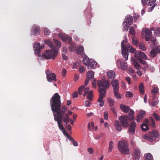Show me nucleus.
<instances>
[{
    "mask_svg": "<svg viewBox=\"0 0 160 160\" xmlns=\"http://www.w3.org/2000/svg\"><path fill=\"white\" fill-rule=\"evenodd\" d=\"M139 47L140 49L143 51H145L147 49L144 44L142 42H140L139 43Z\"/></svg>",
    "mask_w": 160,
    "mask_h": 160,
    "instance_id": "ea45409f",
    "label": "nucleus"
},
{
    "mask_svg": "<svg viewBox=\"0 0 160 160\" xmlns=\"http://www.w3.org/2000/svg\"><path fill=\"white\" fill-rule=\"evenodd\" d=\"M108 102L109 103V106L112 107L113 106L115 103L114 101L112 98H109L108 99Z\"/></svg>",
    "mask_w": 160,
    "mask_h": 160,
    "instance_id": "de8ad7c7",
    "label": "nucleus"
},
{
    "mask_svg": "<svg viewBox=\"0 0 160 160\" xmlns=\"http://www.w3.org/2000/svg\"><path fill=\"white\" fill-rule=\"evenodd\" d=\"M126 96L128 97L132 98L133 96V94L132 92L127 91L126 92Z\"/></svg>",
    "mask_w": 160,
    "mask_h": 160,
    "instance_id": "09e8293b",
    "label": "nucleus"
},
{
    "mask_svg": "<svg viewBox=\"0 0 160 160\" xmlns=\"http://www.w3.org/2000/svg\"><path fill=\"white\" fill-rule=\"evenodd\" d=\"M125 80L128 82V84L129 85L131 84L130 78V77H127L125 78Z\"/></svg>",
    "mask_w": 160,
    "mask_h": 160,
    "instance_id": "4d7b16f0",
    "label": "nucleus"
},
{
    "mask_svg": "<svg viewBox=\"0 0 160 160\" xmlns=\"http://www.w3.org/2000/svg\"><path fill=\"white\" fill-rule=\"evenodd\" d=\"M141 128L143 131H146L148 129V126L145 123H143L141 126Z\"/></svg>",
    "mask_w": 160,
    "mask_h": 160,
    "instance_id": "4c0bfd02",
    "label": "nucleus"
},
{
    "mask_svg": "<svg viewBox=\"0 0 160 160\" xmlns=\"http://www.w3.org/2000/svg\"><path fill=\"white\" fill-rule=\"evenodd\" d=\"M76 47V45L73 42L71 43L69 45L70 50L72 52H73Z\"/></svg>",
    "mask_w": 160,
    "mask_h": 160,
    "instance_id": "473e14b6",
    "label": "nucleus"
},
{
    "mask_svg": "<svg viewBox=\"0 0 160 160\" xmlns=\"http://www.w3.org/2000/svg\"><path fill=\"white\" fill-rule=\"evenodd\" d=\"M76 53L78 54L81 55L82 57L86 55L84 53V48L81 46H79L77 47L76 49Z\"/></svg>",
    "mask_w": 160,
    "mask_h": 160,
    "instance_id": "dca6fc26",
    "label": "nucleus"
},
{
    "mask_svg": "<svg viewBox=\"0 0 160 160\" xmlns=\"http://www.w3.org/2000/svg\"><path fill=\"white\" fill-rule=\"evenodd\" d=\"M94 72L92 71H88L87 74V78H88L90 80H91L94 78Z\"/></svg>",
    "mask_w": 160,
    "mask_h": 160,
    "instance_id": "bb28decb",
    "label": "nucleus"
},
{
    "mask_svg": "<svg viewBox=\"0 0 160 160\" xmlns=\"http://www.w3.org/2000/svg\"><path fill=\"white\" fill-rule=\"evenodd\" d=\"M134 56L143 65L145 68H147L148 67V65L146 61L139 57L138 54H136L135 55H134Z\"/></svg>",
    "mask_w": 160,
    "mask_h": 160,
    "instance_id": "6ab92c4d",
    "label": "nucleus"
},
{
    "mask_svg": "<svg viewBox=\"0 0 160 160\" xmlns=\"http://www.w3.org/2000/svg\"><path fill=\"white\" fill-rule=\"evenodd\" d=\"M118 146L119 150L122 153L127 154L129 153V149L127 144L125 142L120 141L118 142Z\"/></svg>",
    "mask_w": 160,
    "mask_h": 160,
    "instance_id": "423d86ee",
    "label": "nucleus"
},
{
    "mask_svg": "<svg viewBox=\"0 0 160 160\" xmlns=\"http://www.w3.org/2000/svg\"><path fill=\"white\" fill-rule=\"evenodd\" d=\"M154 34L157 37L160 36V28H158L156 29Z\"/></svg>",
    "mask_w": 160,
    "mask_h": 160,
    "instance_id": "49530a36",
    "label": "nucleus"
},
{
    "mask_svg": "<svg viewBox=\"0 0 160 160\" xmlns=\"http://www.w3.org/2000/svg\"><path fill=\"white\" fill-rule=\"evenodd\" d=\"M127 63L124 62L122 59H118L117 61V66L118 68L120 67L121 69L123 70H126L127 69Z\"/></svg>",
    "mask_w": 160,
    "mask_h": 160,
    "instance_id": "ddd939ff",
    "label": "nucleus"
},
{
    "mask_svg": "<svg viewBox=\"0 0 160 160\" xmlns=\"http://www.w3.org/2000/svg\"><path fill=\"white\" fill-rule=\"evenodd\" d=\"M98 87V91L99 93V98L98 102H100L99 106L102 107L104 104V101L103 100V98L106 96V90L109 86V83L108 81L104 79L98 80L97 81Z\"/></svg>",
    "mask_w": 160,
    "mask_h": 160,
    "instance_id": "f03ea898",
    "label": "nucleus"
},
{
    "mask_svg": "<svg viewBox=\"0 0 160 160\" xmlns=\"http://www.w3.org/2000/svg\"><path fill=\"white\" fill-rule=\"evenodd\" d=\"M143 32L145 31L146 37L145 39L146 41H149L150 40V37H151L152 33L149 29H146L145 28L142 29Z\"/></svg>",
    "mask_w": 160,
    "mask_h": 160,
    "instance_id": "f3484780",
    "label": "nucleus"
},
{
    "mask_svg": "<svg viewBox=\"0 0 160 160\" xmlns=\"http://www.w3.org/2000/svg\"><path fill=\"white\" fill-rule=\"evenodd\" d=\"M113 143L112 141L109 142V151L111 152L112 148H113Z\"/></svg>",
    "mask_w": 160,
    "mask_h": 160,
    "instance_id": "8fccbe9b",
    "label": "nucleus"
},
{
    "mask_svg": "<svg viewBox=\"0 0 160 160\" xmlns=\"http://www.w3.org/2000/svg\"><path fill=\"white\" fill-rule=\"evenodd\" d=\"M133 64L136 69H138L140 68V65L138 62H133Z\"/></svg>",
    "mask_w": 160,
    "mask_h": 160,
    "instance_id": "c03bdc74",
    "label": "nucleus"
},
{
    "mask_svg": "<svg viewBox=\"0 0 160 160\" xmlns=\"http://www.w3.org/2000/svg\"><path fill=\"white\" fill-rule=\"evenodd\" d=\"M108 112L107 111H106L104 112V118L105 120H107L108 118Z\"/></svg>",
    "mask_w": 160,
    "mask_h": 160,
    "instance_id": "13d9d810",
    "label": "nucleus"
},
{
    "mask_svg": "<svg viewBox=\"0 0 160 160\" xmlns=\"http://www.w3.org/2000/svg\"><path fill=\"white\" fill-rule=\"evenodd\" d=\"M152 115L156 121H160V117L158 114L155 112H154L153 113Z\"/></svg>",
    "mask_w": 160,
    "mask_h": 160,
    "instance_id": "79ce46f5",
    "label": "nucleus"
},
{
    "mask_svg": "<svg viewBox=\"0 0 160 160\" xmlns=\"http://www.w3.org/2000/svg\"><path fill=\"white\" fill-rule=\"evenodd\" d=\"M134 113V111L133 110H130V112L128 114L129 117V118L130 119V121L132 120H133L134 119V118L133 116Z\"/></svg>",
    "mask_w": 160,
    "mask_h": 160,
    "instance_id": "72a5a7b5",
    "label": "nucleus"
},
{
    "mask_svg": "<svg viewBox=\"0 0 160 160\" xmlns=\"http://www.w3.org/2000/svg\"><path fill=\"white\" fill-rule=\"evenodd\" d=\"M155 49V51L157 52V53H160V48L158 47H156Z\"/></svg>",
    "mask_w": 160,
    "mask_h": 160,
    "instance_id": "774afa93",
    "label": "nucleus"
},
{
    "mask_svg": "<svg viewBox=\"0 0 160 160\" xmlns=\"http://www.w3.org/2000/svg\"><path fill=\"white\" fill-rule=\"evenodd\" d=\"M61 38L62 40L64 42L68 41V42H71L72 41V38L68 36L65 35H62Z\"/></svg>",
    "mask_w": 160,
    "mask_h": 160,
    "instance_id": "4be33fe9",
    "label": "nucleus"
},
{
    "mask_svg": "<svg viewBox=\"0 0 160 160\" xmlns=\"http://www.w3.org/2000/svg\"><path fill=\"white\" fill-rule=\"evenodd\" d=\"M89 80H90L88 78H86V79L85 80L84 85L85 86V87L86 86L88 85V84Z\"/></svg>",
    "mask_w": 160,
    "mask_h": 160,
    "instance_id": "69168bd1",
    "label": "nucleus"
},
{
    "mask_svg": "<svg viewBox=\"0 0 160 160\" xmlns=\"http://www.w3.org/2000/svg\"><path fill=\"white\" fill-rule=\"evenodd\" d=\"M119 89L113 91V92L114 93V96H115L116 98L118 99H121L122 98V94H120L119 92Z\"/></svg>",
    "mask_w": 160,
    "mask_h": 160,
    "instance_id": "393cba45",
    "label": "nucleus"
},
{
    "mask_svg": "<svg viewBox=\"0 0 160 160\" xmlns=\"http://www.w3.org/2000/svg\"><path fill=\"white\" fill-rule=\"evenodd\" d=\"M94 126V123L92 122H89L88 125V128L90 131L93 129Z\"/></svg>",
    "mask_w": 160,
    "mask_h": 160,
    "instance_id": "a18cd8bd",
    "label": "nucleus"
},
{
    "mask_svg": "<svg viewBox=\"0 0 160 160\" xmlns=\"http://www.w3.org/2000/svg\"><path fill=\"white\" fill-rule=\"evenodd\" d=\"M89 88L88 87L85 88L84 85H82L78 89V93L80 95H81L83 93V96L85 97L88 92Z\"/></svg>",
    "mask_w": 160,
    "mask_h": 160,
    "instance_id": "9b49d317",
    "label": "nucleus"
},
{
    "mask_svg": "<svg viewBox=\"0 0 160 160\" xmlns=\"http://www.w3.org/2000/svg\"><path fill=\"white\" fill-rule=\"evenodd\" d=\"M136 54H138V56L139 57H141L142 58L145 59V60H147L148 58L147 56L145 55V53L140 51H139L137 52V53H136Z\"/></svg>",
    "mask_w": 160,
    "mask_h": 160,
    "instance_id": "b1692460",
    "label": "nucleus"
},
{
    "mask_svg": "<svg viewBox=\"0 0 160 160\" xmlns=\"http://www.w3.org/2000/svg\"><path fill=\"white\" fill-rule=\"evenodd\" d=\"M93 92L92 91H90L88 94L87 96V98L90 101L92 100V97L93 96Z\"/></svg>",
    "mask_w": 160,
    "mask_h": 160,
    "instance_id": "a19ab883",
    "label": "nucleus"
},
{
    "mask_svg": "<svg viewBox=\"0 0 160 160\" xmlns=\"http://www.w3.org/2000/svg\"><path fill=\"white\" fill-rule=\"evenodd\" d=\"M150 120L151 122V126L154 128L155 127V123L154 118L152 117H150Z\"/></svg>",
    "mask_w": 160,
    "mask_h": 160,
    "instance_id": "37998d69",
    "label": "nucleus"
},
{
    "mask_svg": "<svg viewBox=\"0 0 160 160\" xmlns=\"http://www.w3.org/2000/svg\"><path fill=\"white\" fill-rule=\"evenodd\" d=\"M44 33L47 35H49L50 33V32L48 28H45L44 30Z\"/></svg>",
    "mask_w": 160,
    "mask_h": 160,
    "instance_id": "864d4df0",
    "label": "nucleus"
},
{
    "mask_svg": "<svg viewBox=\"0 0 160 160\" xmlns=\"http://www.w3.org/2000/svg\"><path fill=\"white\" fill-rule=\"evenodd\" d=\"M111 109L112 111L113 112V113L114 114V115L116 116H117V113L116 112V109L115 108L113 107L111 108Z\"/></svg>",
    "mask_w": 160,
    "mask_h": 160,
    "instance_id": "052dcab7",
    "label": "nucleus"
},
{
    "mask_svg": "<svg viewBox=\"0 0 160 160\" xmlns=\"http://www.w3.org/2000/svg\"><path fill=\"white\" fill-rule=\"evenodd\" d=\"M127 40H123L121 43V48L122 49V53L123 57L125 58V60L127 61L128 59V56L129 54L128 50V45L125 46L124 45V42L126 43Z\"/></svg>",
    "mask_w": 160,
    "mask_h": 160,
    "instance_id": "0eeeda50",
    "label": "nucleus"
},
{
    "mask_svg": "<svg viewBox=\"0 0 160 160\" xmlns=\"http://www.w3.org/2000/svg\"><path fill=\"white\" fill-rule=\"evenodd\" d=\"M129 33L132 35H134L135 34V31L133 27H131L129 30Z\"/></svg>",
    "mask_w": 160,
    "mask_h": 160,
    "instance_id": "3c124183",
    "label": "nucleus"
},
{
    "mask_svg": "<svg viewBox=\"0 0 160 160\" xmlns=\"http://www.w3.org/2000/svg\"><path fill=\"white\" fill-rule=\"evenodd\" d=\"M96 83H97L96 80L95 79H94L92 81V85L93 87L95 88H96Z\"/></svg>",
    "mask_w": 160,
    "mask_h": 160,
    "instance_id": "6e6d98bb",
    "label": "nucleus"
},
{
    "mask_svg": "<svg viewBox=\"0 0 160 160\" xmlns=\"http://www.w3.org/2000/svg\"><path fill=\"white\" fill-rule=\"evenodd\" d=\"M40 29L38 26H33L31 30V33L34 35L38 34L40 32Z\"/></svg>",
    "mask_w": 160,
    "mask_h": 160,
    "instance_id": "aec40b11",
    "label": "nucleus"
},
{
    "mask_svg": "<svg viewBox=\"0 0 160 160\" xmlns=\"http://www.w3.org/2000/svg\"><path fill=\"white\" fill-rule=\"evenodd\" d=\"M67 71L66 69H64L62 71V75L63 77H65Z\"/></svg>",
    "mask_w": 160,
    "mask_h": 160,
    "instance_id": "338daca9",
    "label": "nucleus"
},
{
    "mask_svg": "<svg viewBox=\"0 0 160 160\" xmlns=\"http://www.w3.org/2000/svg\"><path fill=\"white\" fill-rule=\"evenodd\" d=\"M140 151L138 148H135L134 150V157L136 160L139 159L140 157Z\"/></svg>",
    "mask_w": 160,
    "mask_h": 160,
    "instance_id": "5701e85b",
    "label": "nucleus"
},
{
    "mask_svg": "<svg viewBox=\"0 0 160 160\" xmlns=\"http://www.w3.org/2000/svg\"><path fill=\"white\" fill-rule=\"evenodd\" d=\"M128 51H129L131 53H135V54L136 53H137V52L135 49L132 48V47L129 45H128Z\"/></svg>",
    "mask_w": 160,
    "mask_h": 160,
    "instance_id": "2f4dec72",
    "label": "nucleus"
},
{
    "mask_svg": "<svg viewBox=\"0 0 160 160\" xmlns=\"http://www.w3.org/2000/svg\"><path fill=\"white\" fill-rule=\"evenodd\" d=\"M84 106L86 107H90L91 106L90 102L88 101H85L84 102Z\"/></svg>",
    "mask_w": 160,
    "mask_h": 160,
    "instance_id": "5fc2aeb1",
    "label": "nucleus"
},
{
    "mask_svg": "<svg viewBox=\"0 0 160 160\" xmlns=\"http://www.w3.org/2000/svg\"><path fill=\"white\" fill-rule=\"evenodd\" d=\"M50 102L54 119L57 122L59 129L65 134L66 131L62 124V121L63 120L65 124H67L69 122V117L66 113L67 107L66 106H61V97L58 93L53 95L50 100Z\"/></svg>",
    "mask_w": 160,
    "mask_h": 160,
    "instance_id": "f257e3e1",
    "label": "nucleus"
},
{
    "mask_svg": "<svg viewBox=\"0 0 160 160\" xmlns=\"http://www.w3.org/2000/svg\"><path fill=\"white\" fill-rule=\"evenodd\" d=\"M88 151L90 154H91L93 152V149L91 148H90L88 149Z\"/></svg>",
    "mask_w": 160,
    "mask_h": 160,
    "instance_id": "0e129e2a",
    "label": "nucleus"
},
{
    "mask_svg": "<svg viewBox=\"0 0 160 160\" xmlns=\"http://www.w3.org/2000/svg\"><path fill=\"white\" fill-rule=\"evenodd\" d=\"M151 93L152 95L158 94L159 93V89L157 87H154L151 91Z\"/></svg>",
    "mask_w": 160,
    "mask_h": 160,
    "instance_id": "c9c22d12",
    "label": "nucleus"
},
{
    "mask_svg": "<svg viewBox=\"0 0 160 160\" xmlns=\"http://www.w3.org/2000/svg\"><path fill=\"white\" fill-rule=\"evenodd\" d=\"M111 84L113 87V91L119 89V84L118 80L116 79L112 80L111 82Z\"/></svg>",
    "mask_w": 160,
    "mask_h": 160,
    "instance_id": "a211bd4d",
    "label": "nucleus"
},
{
    "mask_svg": "<svg viewBox=\"0 0 160 160\" xmlns=\"http://www.w3.org/2000/svg\"><path fill=\"white\" fill-rule=\"evenodd\" d=\"M142 4L143 5L147 4L148 6H152L148 8L149 12L152 11L154 9L156 4V0H141Z\"/></svg>",
    "mask_w": 160,
    "mask_h": 160,
    "instance_id": "1a4fd4ad",
    "label": "nucleus"
},
{
    "mask_svg": "<svg viewBox=\"0 0 160 160\" xmlns=\"http://www.w3.org/2000/svg\"><path fill=\"white\" fill-rule=\"evenodd\" d=\"M119 119L123 127L127 128L129 126L128 121L130 119L128 115H125L121 116L119 118Z\"/></svg>",
    "mask_w": 160,
    "mask_h": 160,
    "instance_id": "6e6552de",
    "label": "nucleus"
},
{
    "mask_svg": "<svg viewBox=\"0 0 160 160\" xmlns=\"http://www.w3.org/2000/svg\"><path fill=\"white\" fill-rule=\"evenodd\" d=\"M133 19V18L132 16L130 15H128L127 16L126 21L125 22H123V23H126V27H129L130 25L132 24Z\"/></svg>",
    "mask_w": 160,
    "mask_h": 160,
    "instance_id": "2eb2a0df",
    "label": "nucleus"
},
{
    "mask_svg": "<svg viewBox=\"0 0 160 160\" xmlns=\"http://www.w3.org/2000/svg\"><path fill=\"white\" fill-rule=\"evenodd\" d=\"M79 71L81 73H82L85 71V69L83 66H80L79 68Z\"/></svg>",
    "mask_w": 160,
    "mask_h": 160,
    "instance_id": "603ef678",
    "label": "nucleus"
},
{
    "mask_svg": "<svg viewBox=\"0 0 160 160\" xmlns=\"http://www.w3.org/2000/svg\"><path fill=\"white\" fill-rule=\"evenodd\" d=\"M77 91H75L72 94V97L73 98L78 97V93Z\"/></svg>",
    "mask_w": 160,
    "mask_h": 160,
    "instance_id": "e2e57ef3",
    "label": "nucleus"
},
{
    "mask_svg": "<svg viewBox=\"0 0 160 160\" xmlns=\"http://www.w3.org/2000/svg\"><path fill=\"white\" fill-rule=\"evenodd\" d=\"M120 108L122 109L123 112L126 113H128L130 109V108L128 106L121 104L120 106Z\"/></svg>",
    "mask_w": 160,
    "mask_h": 160,
    "instance_id": "a878e982",
    "label": "nucleus"
},
{
    "mask_svg": "<svg viewBox=\"0 0 160 160\" xmlns=\"http://www.w3.org/2000/svg\"><path fill=\"white\" fill-rule=\"evenodd\" d=\"M58 55L56 50L51 49V50H46L43 55V57L48 59H54Z\"/></svg>",
    "mask_w": 160,
    "mask_h": 160,
    "instance_id": "20e7f679",
    "label": "nucleus"
},
{
    "mask_svg": "<svg viewBox=\"0 0 160 160\" xmlns=\"http://www.w3.org/2000/svg\"><path fill=\"white\" fill-rule=\"evenodd\" d=\"M157 54L155 48L152 49L149 53L150 56L153 58L155 57Z\"/></svg>",
    "mask_w": 160,
    "mask_h": 160,
    "instance_id": "f704fd0d",
    "label": "nucleus"
},
{
    "mask_svg": "<svg viewBox=\"0 0 160 160\" xmlns=\"http://www.w3.org/2000/svg\"><path fill=\"white\" fill-rule=\"evenodd\" d=\"M82 62L89 69H95L97 67V62L92 59H89L87 57L83 58Z\"/></svg>",
    "mask_w": 160,
    "mask_h": 160,
    "instance_id": "7ed1b4c3",
    "label": "nucleus"
},
{
    "mask_svg": "<svg viewBox=\"0 0 160 160\" xmlns=\"http://www.w3.org/2000/svg\"><path fill=\"white\" fill-rule=\"evenodd\" d=\"M133 18L134 19V20L135 21L136 20L139 19V16L136 14H135L133 16Z\"/></svg>",
    "mask_w": 160,
    "mask_h": 160,
    "instance_id": "bf43d9fd",
    "label": "nucleus"
},
{
    "mask_svg": "<svg viewBox=\"0 0 160 160\" xmlns=\"http://www.w3.org/2000/svg\"><path fill=\"white\" fill-rule=\"evenodd\" d=\"M150 136L144 135L142 136L143 138L149 140L151 142H152L156 140V138L159 136V133L157 131L153 130L149 132Z\"/></svg>",
    "mask_w": 160,
    "mask_h": 160,
    "instance_id": "39448f33",
    "label": "nucleus"
},
{
    "mask_svg": "<svg viewBox=\"0 0 160 160\" xmlns=\"http://www.w3.org/2000/svg\"><path fill=\"white\" fill-rule=\"evenodd\" d=\"M145 156L146 157V160H153L152 156L150 153H148L145 155Z\"/></svg>",
    "mask_w": 160,
    "mask_h": 160,
    "instance_id": "e433bc0d",
    "label": "nucleus"
},
{
    "mask_svg": "<svg viewBox=\"0 0 160 160\" xmlns=\"http://www.w3.org/2000/svg\"><path fill=\"white\" fill-rule=\"evenodd\" d=\"M115 126L117 129L119 131H121L122 129V128L121 124L118 121H116L115 122Z\"/></svg>",
    "mask_w": 160,
    "mask_h": 160,
    "instance_id": "c756f323",
    "label": "nucleus"
},
{
    "mask_svg": "<svg viewBox=\"0 0 160 160\" xmlns=\"http://www.w3.org/2000/svg\"><path fill=\"white\" fill-rule=\"evenodd\" d=\"M145 114V112L141 111L140 112L137 117L136 121L137 122H140V121L142 119Z\"/></svg>",
    "mask_w": 160,
    "mask_h": 160,
    "instance_id": "412c9836",
    "label": "nucleus"
},
{
    "mask_svg": "<svg viewBox=\"0 0 160 160\" xmlns=\"http://www.w3.org/2000/svg\"><path fill=\"white\" fill-rule=\"evenodd\" d=\"M44 48L43 44L40 45V43L36 42L34 43V48L35 52L36 54H38L41 52V50Z\"/></svg>",
    "mask_w": 160,
    "mask_h": 160,
    "instance_id": "4468645a",
    "label": "nucleus"
},
{
    "mask_svg": "<svg viewBox=\"0 0 160 160\" xmlns=\"http://www.w3.org/2000/svg\"><path fill=\"white\" fill-rule=\"evenodd\" d=\"M46 78L47 81L51 82L53 81L56 82L57 81L56 76L55 74L52 73V72L49 70H48L46 71Z\"/></svg>",
    "mask_w": 160,
    "mask_h": 160,
    "instance_id": "9d476101",
    "label": "nucleus"
},
{
    "mask_svg": "<svg viewBox=\"0 0 160 160\" xmlns=\"http://www.w3.org/2000/svg\"><path fill=\"white\" fill-rule=\"evenodd\" d=\"M150 40L152 43H154L156 41V38L155 37H150Z\"/></svg>",
    "mask_w": 160,
    "mask_h": 160,
    "instance_id": "680f3d73",
    "label": "nucleus"
},
{
    "mask_svg": "<svg viewBox=\"0 0 160 160\" xmlns=\"http://www.w3.org/2000/svg\"><path fill=\"white\" fill-rule=\"evenodd\" d=\"M53 40L54 41V43L56 46H55V47L56 48V47H57L58 48H59L61 46V42L59 41H58L56 40L55 39H53ZM56 48H55L56 49Z\"/></svg>",
    "mask_w": 160,
    "mask_h": 160,
    "instance_id": "58836bf2",
    "label": "nucleus"
},
{
    "mask_svg": "<svg viewBox=\"0 0 160 160\" xmlns=\"http://www.w3.org/2000/svg\"><path fill=\"white\" fill-rule=\"evenodd\" d=\"M136 127V124L135 122L133 121L131 123L128 131L129 135H132L135 133Z\"/></svg>",
    "mask_w": 160,
    "mask_h": 160,
    "instance_id": "f8f14e48",
    "label": "nucleus"
},
{
    "mask_svg": "<svg viewBox=\"0 0 160 160\" xmlns=\"http://www.w3.org/2000/svg\"><path fill=\"white\" fill-rule=\"evenodd\" d=\"M139 90L140 93L142 95H143L144 92V87L142 83L141 82L140 83L139 86Z\"/></svg>",
    "mask_w": 160,
    "mask_h": 160,
    "instance_id": "7c9ffc66",
    "label": "nucleus"
},
{
    "mask_svg": "<svg viewBox=\"0 0 160 160\" xmlns=\"http://www.w3.org/2000/svg\"><path fill=\"white\" fill-rule=\"evenodd\" d=\"M115 72L112 71H110L108 73V78L113 79L115 78Z\"/></svg>",
    "mask_w": 160,
    "mask_h": 160,
    "instance_id": "c85d7f7f",
    "label": "nucleus"
},
{
    "mask_svg": "<svg viewBox=\"0 0 160 160\" xmlns=\"http://www.w3.org/2000/svg\"><path fill=\"white\" fill-rule=\"evenodd\" d=\"M45 42L48 45L51 49H54L56 48L54 46L52 42H51L50 40H45Z\"/></svg>",
    "mask_w": 160,
    "mask_h": 160,
    "instance_id": "cd10ccee",
    "label": "nucleus"
}]
</instances>
